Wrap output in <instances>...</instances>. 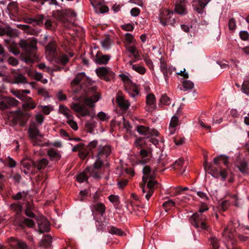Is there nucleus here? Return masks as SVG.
<instances>
[{"label":"nucleus","mask_w":249,"mask_h":249,"mask_svg":"<svg viewBox=\"0 0 249 249\" xmlns=\"http://www.w3.org/2000/svg\"><path fill=\"white\" fill-rule=\"evenodd\" d=\"M9 11H17L18 9V3L17 1L10 2L7 6Z\"/></svg>","instance_id":"bf43d9fd"},{"label":"nucleus","mask_w":249,"mask_h":249,"mask_svg":"<svg viewBox=\"0 0 249 249\" xmlns=\"http://www.w3.org/2000/svg\"><path fill=\"white\" fill-rule=\"evenodd\" d=\"M98 144V141L95 140L90 142L87 145V147L88 148L89 150L91 151L93 149L95 148L97 146Z\"/></svg>","instance_id":"680f3d73"},{"label":"nucleus","mask_w":249,"mask_h":249,"mask_svg":"<svg viewBox=\"0 0 249 249\" xmlns=\"http://www.w3.org/2000/svg\"><path fill=\"white\" fill-rule=\"evenodd\" d=\"M142 173L143 174L142 177V182L144 185L147 182L148 178H155V174L154 172L152 171L151 168L148 166H145L143 168Z\"/></svg>","instance_id":"4be33fe9"},{"label":"nucleus","mask_w":249,"mask_h":249,"mask_svg":"<svg viewBox=\"0 0 249 249\" xmlns=\"http://www.w3.org/2000/svg\"><path fill=\"white\" fill-rule=\"evenodd\" d=\"M178 124V117L177 116V114L174 115L170 121L169 124V130H170V134L172 135L175 133V131L176 130V126Z\"/></svg>","instance_id":"a878e982"},{"label":"nucleus","mask_w":249,"mask_h":249,"mask_svg":"<svg viewBox=\"0 0 249 249\" xmlns=\"http://www.w3.org/2000/svg\"><path fill=\"white\" fill-rule=\"evenodd\" d=\"M87 172L89 174L90 176L95 178H99L100 176V170L96 169L92 167H89L86 169Z\"/></svg>","instance_id":"473e14b6"},{"label":"nucleus","mask_w":249,"mask_h":249,"mask_svg":"<svg viewBox=\"0 0 249 249\" xmlns=\"http://www.w3.org/2000/svg\"><path fill=\"white\" fill-rule=\"evenodd\" d=\"M184 163V160L182 158H179L173 164V167L175 169L181 170Z\"/></svg>","instance_id":"de8ad7c7"},{"label":"nucleus","mask_w":249,"mask_h":249,"mask_svg":"<svg viewBox=\"0 0 249 249\" xmlns=\"http://www.w3.org/2000/svg\"><path fill=\"white\" fill-rule=\"evenodd\" d=\"M13 35L14 31L9 25H7L5 27H0V36L7 35L8 36H12Z\"/></svg>","instance_id":"c756f323"},{"label":"nucleus","mask_w":249,"mask_h":249,"mask_svg":"<svg viewBox=\"0 0 249 249\" xmlns=\"http://www.w3.org/2000/svg\"><path fill=\"white\" fill-rule=\"evenodd\" d=\"M175 203L172 200L170 199L163 203L162 206L166 212H168L172 207H174Z\"/></svg>","instance_id":"37998d69"},{"label":"nucleus","mask_w":249,"mask_h":249,"mask_svg":"<svg viewBox=\"0 0 249 249\" xmlns=\"http://www.w3.org/2000/svg\"><path fill=\"white\" fill-rule=\"evenodd\" d=\"M111 147L108 145H100L97 157L100 159H106L111 153Z\"/></svg>","instance_id":"2eb2a0df"},{"label":"nucleus","mask_w":249,"mask_h":249,"mask_svg":"<svg viewBox=\"0 0 249 249\" xmlns=\"http://www.w3.org/2000/svg\"><path fill=\"white\" fill-rule=\"evenodd\" d=\"M51 242V236L47 234L45 235L40 241V246L44 248H47L50 246Z\"/></svg>","instance_id":"e433bc0d"},{"label":"nucleus","mask_w":249,"mask_h":249,"mask_svg":"<svg viewBox=\"0 0 249 249\" xmlns=\"http://www.w3.org/2000/svg\"><path fill=\"white\" fill-rule=\"evenodd\" d=\"M110 59V56L97 53L94 58V61L98 65H106Z\"/></svg>","instance_id":"f3484780"},{"label":"nucleus","mask_w":249,"mask_h":249,"mask_svg":"<svg viewBox=\"0 0 249 249\" xmlns=\"http://www.w3.org/2000/svg\"><path fill=\"white\" fill-rule=\"evenodd\" d=\"M20 47L23 50L25 56L22 60L27 64L34 63L36 60L37 41L35 39L31 40L21 39L19 42Z\"/></svg>","instance_id":"f257e3e1"},{"label":"nucleus","mask_w":249,"mask_h":249,"mask_svg":"<svg viewBox=\"0 0 249 249\" xmlns=\"http://www.w3.org/2000/svg\"><path fill=\"white\" fill-rule=\"evenodd\" d=\"M240 38L242 40L246 41L248 40L249 37V34L247 31H242L239 33Z\"/></svg>","instance_id":"774afa93"},{"label":"nucleus","mask_w":249,"mask_h":249,"mask_svg":"<svg viewBox=\"0 0 249 249\" xmlns=\"http://www.w3.org/2000/svg\"><path fill=\"white\" fill-rule=\"evenodd\" d=\"M228 26L230 30H233L236 28V21L234 18H231L229 20Z\"/></svg>","instance_id":"0e129e2a"},{"label":"nucleus","mask_w":249,"mask_h":249,"mask_svg":"<svg viewBox=\"0 0 249 249\" xmlns=\"http://www.w3.org/2000/svg\"><path fill=\"white\" fill-rule=\"evenodd\" d=\"M227 197H229V199L225 200L222 203V206L224 208V206L228 203H230L234 206L238 207L239 205V199L237 194H231L228 192L226 194Z\"/></svg>","instance_id":"4468645a"},{"label":"nucleus","mask_w":249,"mask_h":249,"mask_svg":"<svg viewBox=\"0 0 249 249\" xmlns=\"http://www.w3.org/2000/svg\"><path fill=\"white\" fill-rule=\"evenodd\" d=\"M67 110H61V113L63 114L67 119V123L70 125L71 127L74 130H77L78 128L77 123L73 120L72 116L69 112Z\"/></svg>","instance_id":"5701e85b"},{"label":"nucleus","mask_w":249,"mask_h":249,"mask_svg":"<svg viewBox=\"0 0 249 249\" xmlns=\"http://www.w3.org/2000/svg\"><path fill=\"white\" fill-rule=\"evenodd\" d=\"M132 69L133 70L141 74H144L146 72L145 68L144 67L139 65H132Z\"/></svg>","instance_id":"a18cd8bd"},{"label":"nucleus","mask_w":249,"mask_h":249,"mask_svg":"<svg viewBox=\"0 0 249 249\" xmlns=\"http://www.w3.org/2000/svg\"><path fill=\"white\" fill-rule=\"evenodd\" d=\"M143 60L147 67L150 70H154V66L153 62L151 59L149 58V57L148 56H143Z\"/></svg>","instance_id":"13d9d810"},{"label":"nucleus","mask_w":249,"mask_h":249,"mask_svg":"<svg viewBox=\"0 0 249 249\" xmlns=\"http://www.w3.org/2000/svg\"><path fill=\"white\" fill-rule=\"evenodd\" d=\"M35 120L36 122L39 124L41 125L43 123L44 117L43 114L41 113H37L35 116Z\"/></svg>","instance_id":"6e6d98bb"},{"label":"nucleus","mask_w":249,"mask_h":249,"mask_svg":"<svg viewBox=\"0 0 249 249\" xmlns=\"http://www.w3.org/2000/svg\"><path fill=\"white\" fill-rule=\"evenodd\" d=\"M97 75L101 79L107 82H109L115 77V74L111 68L107 67H101L95 70Z\"/></svg>","instance_id":"39448f33"},{"label":"nucleus","mask_w":249,"mask_h":249,"mask_svg":"<svg viewBox=\"0 0 249 249\" xmlns=\"http://www.w3.org/2000/svg\"><path fill=\"white\" fill-rule=\"evenodd\" d=\"M76 111V115L78 117H85L89 115V110H74Z\"/></svg>","instance_id":"5fc2aeb1"},{"label":"nucleus","mask_w":249,"mask_h":249,"mask_svg":"<svg viewBox=\"0 0 249 249\" xmlns=\"http://www.w3.org/2000/svg\"><path fill=\"white\" fill-rule=\"evenodd\" d=\"M14 80L15 83H26L27 78L22 74H18L14 76Z\"/></svg>","instance_id":"4c0bfd02"},{"label":"nucleus","mask_w":249,"mask_h":249,"mask_svg":"<svg viewBox=\"0 0 249 249\" xmlns=\"http://www.w3.org/2000/svg\"><path fill=\"white\" fill-rule=\"evenodd\" d=\"M235 165L243 174H248V163L245 159L237 160Z\"/></svg>","instance_id":"aec40b11"},{"label":"nucleus","mask_w":249,"mask_h":249,"mask_svg":"<svg viewBox=\"0 0 249 249\" xmlns=\"http://www.w3.org/2000/svg\"><path fill=\"white\" fill-rule=\"evenodd\" d=\"M147 182L146 187L145 188L142 185V188L143 194H146L145 198L149 200L154 192L155 186L158 183V182L155 180V178H148Z\"/></svg>","instance_id":"1a4fd4ad"},{"label":"nucleus","mask_w":249,"mask_h":249,"mask_svg":"<svg viewBox=\"0 0 249 249\" xmlns=\"http://www.w3.org/2000/svg\"><path fill=\"white\" fill-rule=\"evenodd\" d=\"M232 226V223L231 222L228 224L222 232V236L228 241H230L231 245L233 246L236 243V241L235 239V235L233 231L231 230Z\"/></svg>","instance_id":"9d476101"},{"label":"nucleus","mask_w":249,"mask_h":249,"mask_svg":"<svg viewBox=\"0 0 249 249\" xmlns=\"http://www.w3.org/2000/svg\"><path fill=\"white\" fill-rule=\"evenodd\" d=\"M152 151L150 149L148 150L142 148L140 151L141 159L139 162L142 164H145L150 161L151 158Z\"/></svg>","instance_id":"ddd939ff"},{"label":"nucleus","mask_w":249,"mask_h":249,"mask_svg":"<svg viewBox=\"0 0 249 249\" xmlns=\"http://www.w3.org/2000/svg\"><path fill=\"white\" fill-rule=\"evenodd\" d=\"M206 216L202 214H198L196 212L193 214L190 218L191 224L198 230H208L209 227L206 224L205 220Z\"/></svg>","instance_id":"7ed1b4c3"},{"label":"nucleus","mask_w":249,"mask_h":249,"mask_svg":"<svg viewBox=\"0 0 249 249\" xmlns=\"http://www.w3.org/2000/svg\"><path fill=\"white\" fill-rule=\"evenodd\" d=\"M77 180L78 182L82 183L88 180V177L85 173H80L77 177Z\"/></svg>","instance_id":"052dcab7"},{"label":"nucleus","mask_w":249,"mask_h":249,"mask_svg":"<svg viewBox=\"0 0 249 249\" xmlns=\"http://www.w3.org/2000/svg\"><path fill=\"white\" fill-rule=\"evenodd\" d=\"M28 132L30 137L33 140H36L38 136H41L39 130L35 123L30 126Z\"/></svg>","instance_id":"b1692460"},{"label":"nucleus","mask_w":249,"mask_h":249,"mask_svg":"<svg viewBox=\"0 0 249 249\" xmlns=\"http://www.w3.org/2000/svg\"><path fill=\"white\" fill-rule=\"evenodd\" d=\"M100 98V93H96L90 97H85L83 99L82 106H79L78 109H84L86 107L89 108L94 107L95 103H96Z\"/></svg>","instance_id":"6e6552de"},{"label":"nucleus","mask_w":249,"mask_h":249,"mask_svg":"<svg viewBox=\"0 0 249 249\" xmlns=\"http://www.w3.org/2000/svg\"><path fill=\"white\" fill-rule=\"evenodd\" d=\"M34 18L35 19V22H36V25H40L43 24V21L44 19V16L43 15H38Z\"/></svg>","instance_id":"e2e57ef3"},{"label":"nucleus","mask_w":249,"mask_h":249,"mask_svg":"<svg viewBox=\"0 0 249 249\" xmlns=\"http://www.w3.org/2000/svg\"><path fill=\"white\" fill-rule=\"evenodd\" d=\"M85 76V74L84 72H80L78 73L71 81V85L74 92L77 93L78 92V89H75V87L76 86L79 87L80 82L84 79Z\"/></svg>","instance_id":"6ab92c4d"},{"label":"nucleus","mask_w":249,"mask_h":249,"mask_svg":"<svg viewBox=\"0 0 249 249\" xmlns=\"http://www.w3.org/2000/svg\"><path fill=\"white\" fill-rule=\"evenodd\" d=\"M48 160L46 159L43 158L34 161L33 164L38 170H41L44 169L48 164Z\"/></svg>","instance_id":"bb28decb"},{"label":"nucleus","mask_w":249,"mask_h":249,"mask_svg":"<svg viewBox=\"0 0 249 249\" xmlns=\"http://www.w3.org/2000/svg\"><path fill=\"white\" fill-rule=\"evenodd\" d=\"M174 16V12L168 9H164L159 15V19L161 24L165 26L166 25L175 26L176 18Z\"/></svg>","instance_id":"20e7f679"},{"label":"nucleus","mask_w":249,"mask_h":249,"mask_svg":"<svg viewBox=\"0 0 249 249\" xmlns=\"http://www.w3.org/2000/svg\"><path fill=\"white\" fill-rule=\"evenodd\" d=\"M12 210L17 213V214H19L22 210V206L19 203H14L10 205Z\"/></svg>","instance_id":"603ef678"},{"label":"nucleus","mask_w":249,"mask_h":249,"mask_svg":"<svg viewBox=\"0 0 249 249\" xmlns=\"http://www.w3.org/2000/svg\"><path fill=\"white\" fill-rule=\"evenodd\" d=\"M244 228L249 230V226L243 227V225L241 226L240 225H239V227L237 230L239 232L237 233V237L238 239L241 242L246 241L249 239V236H244L241 234V233L242 232V231H243V229Z\"/></svg>","instance_id":"72a5a7b5"},{"label":"nucleus","mask_w":249,"mask_h":249,"mask_svg":"<svg viewBox=\"0 0 249 249\" xmlns=\"http://www.w3.org/2000/svg\"><path fill=\"white\" fill-rule=\"evenodd\" d=\"M31 116L28 110H17L14 114V121L20 125L24 126Z\"/></svg>","instance_id":"423d86ee"},{"label":"nucleus","mask_w":249,"mask_h":249,"mask_svg":"<svg viewBox=\"0 0 249 249\" xmlns=\"http://www.w3.org/2000/svg\"><path fill=\"white\" fill-rule=\"evenodd\" d=\"M21 164L22 167L25 169L24 170V172L27 174L31 167V163L26 160H23L21 161Z\"/></svg>","instance_id":"3c124183"},{"label":"nucleus","mask_w":249,"mask_h":249,"mask_svg":"<svg viewBox=\"0 0 249 249\" xmlns=\"http://www.w3.org/2000/svg\"><path fill=\"white\" fill-rule=\"evenodd\" d=\"M209 242L210 243V244L212 245L213 249H218L219 248V240L216 237H211L209 239Z\"/></svg>","instance_id":"49530a36"},{"label":"nucleus","mask_w":249,"mask_h":249,"mask_svg":"<svg viewBox=\"0 0 249 249\" xmlns=\"http://www.w3.org/2000/svg\"><path fill=\"white\" fill-rule=\"evenodd\" d=\"M126 49L133 55L134 58H138L140 57L139 52L135 46H127Z\"/></svg>","instance_id":"58836bf2"},{"label":"nucleus","mask_w":249,"mask_h":249,"mask_svg":"<svg viewBox=\"0 0 249 249\" xmlns=\"http://www.w3.org/2000/svg\"><path fill=\"white\" fill-rule=\"evenodd\" d=\"M109 232L112 234H115L120 236H123L125 234L121 229L115 227H111L109 230Z\"/></svg>","instance_id":"c03bdc74"},{"label":"nucleus","mask_w":249,"mask_h":249,"mask_svg":"<svg viewBox=\"0 0 249 249\" xmlns=\"http://www.w3.org/2000/svg\"><path fill=\"white\" fill-rule=\"evenodd\" d=\"M242 91L246 94L249 95V81H244L242 85Z\"/></svg>","instance_id":"4d7b16f0"},{"label":"nucleus","mask_w":249,"mask_h":249,"mask_svg":"<svg viewBox=\"0 0 249 249\" xmlns=\"http://www.w3.org/2000/svg\"><path fill=\"white\" fill-rule=\"evenodd\" d=\"M90 209L93 213L98 212L103 216L105 213L106 207L104 203L98 202L92 204L90 206Z\"/></svg>","instance_id":"412c9836"},{"label":"nucleus","mask_w":249,"mask_h":249,"mask_svg":"<svg viewBox=\"0 0 249 249\" xmlns=\"http://www.w3.org/2000/svg\"><path fill=\"white\" fill-rule=\"evenodd\" d=\"M7 61L8 64L12 66H16L18 64V59L12 56L9 57Z\"/></svg>","instance_id":"69168bd1"},{"label":"nucleus","mask_w":249,"mask_h":249,"mask_svg":"<svg viewBox=\"0 0 249 249\" xmlns=\"http://www.w3.org/2000/svg\"><path fill=\"white\" fill-rule=\"evenodd\" d=\"M109 200L116 206H118L120 203L119 197L118 196L111 195L108 196Z\"/></svg>","instance_id":"09e8293b"},{"label":"nucleus","mask_w":249,"mask_h":249,"mask_svg":"<svg viewBox=\"0 0 249 249\" xmlns=\"http://www.w3.org/2000/svg\"><path fill=\"white\" fill-rule=\"evenodd\" d=\"M37 223L38 228V232L42 233L45 232H48L50 230V224L48 220L44 216H39L37 217Z\"/></svg>","instance_id":"9b49d317"},{"label":"nucleus","mask_w":249,"mask_h":249,"mask_svg":"<svg viewBox=\"0 0 249 249\" xmlns=\"http://www.w3.org/2000/svg\"><path fill=\"white\" fill-rule=\"evenodd\" d=\"M16 241L18 247L21 249H28V246L25 242L18 239L16 240Z\"/></svg>","instance_id":"338daca9"},{"label":"nucleus","mask_w":249,"mask_h":249,"mask_svg":"<svg viewBox=\"0 0 249 249\" xmlns=\"http://www.w3.org/2000/svg\"><path fill=\"white\" fill-rule=\"evenodd\" d=\"M203 165L205 170L208 171L209 173L213 177L215 178L220 177L222 181H224L226 180L228 175V167L227 169L221 168L218 169L214 167L213 165L208 163L207 156L205 158Z\"/></svg>","instance_id":"f03ea898"},{"label":"nucleus","mask_w":249,"mask_h":249,"mask_svg":"<svg viewBox=\"0 0 249 249\" xmlns=\"http://www.w3.org/2000/svg\"><path fill=\"white\" fill-rule=\"evenodd\" d=\"M103 164V161L102 159L97 157V159L95 162L94 163L92 167L100 170L101 169Z\"/></svg>","instance_id":"864d4df0"},{"label":"nucleus","mask_w":249,"mask_h":249,"mask_svg":"<svg viewBox=\"0 0 249 249\" xmlns=\"http://www.w3.org/2000/svg\"><path fill=\"white\" fill-rule=\"evenodd\" d=\"M145 142L144 138L139 137L135 140L134 144L136 147H140L142 149L144 147Z\"/></svg>","instance_id":"8fccbe9b"},{"label":"nucleus","mask_w":249,"mask_h":249,"mask_svg":"<svg viewBox=\"0 0 249 249\" xmlns=\"http://www.w3.org/2000/svg\"><path fill=\"white\" fill-rule=\"evenodd\" d=\"M47 154L51 160H59L61 156L59 152L54 148H50L47 151Z\"/></svg>","instance_id":"7c9ffc66"},{"label":"nucleus","mask_w":249,"mask_h":249,"mask_svg":"<svg viewBox=\"0 0 249 249\" xmlns=\"http://www.w3.org/2000/svg\"><path fill=\"white\" fill-rule=\"evenodd\" d=\"M182 84L184 91L191 90L194 87V84L192 81L188 80L183 81Z\"/></svg>","instance_id":"ea45409f"},{"label":"nucleus","mask_w":249,"mask_h":249,"mask_svg":"<svg viewBox=\"0 0 249 249\" xmlns=\"http://www.w3.org/2000/svg\"><path fill=\"white\" fill-rule=\"evenodd\" d=\"M146 103L148 105H154L156 103V97L154 94L149 93L146 97Z\"/></svg>","instance_id":"79ce46f5"},{"label":"nucleus","mask_w":249,"mask_h":249,"mask_svg":"<svg viewBox=\"0 0 249 249\" xmlns=\"http://www.w3.org/2000/svg\"><path fill=\"white\" fill-rule=\"evenodd\" d=\"M19 102L13 97L2 96L0 95V109L15 107Z\"/></svg>","instance_id":"0eeeda50"},{"label":"nucleus","mask_w":249,"mask_h":249,"mask_svg":"<svg viewBox=\"0 0 249 249\" xmlns=\"http://www.w3.org/2000/svg\"><path fill=\"white\" fill-rule=\"evenodd\" d=\"M213 162L216 165H218L220 162H222L225 166H228L229 163V158L225 155H220L213 158Z\"/></svg>","instance_id":"393cba45"},{"label":"nucleus","mask_w":249,"mask_h":249,"mask_svg":"<svg viewBox=\"0 0 249 249\" xmlns=\"http://www.w3.org/2000/svg\"><path fill=\"white\" fill-rule=\"evenodd\" d=\"M136 130L140 134L142 135L147 136L148 135H152L157 136L158 135V132L157 131L152 130L151 131L148 127L142 125H137Z\"/></svg>","instance_id":"a211bd4d"},{"label":"nucleus","mask_w":249,"mask_h":249,"mask_svg":"<svg viewBox=\"0 0 249 249\" xmlns=\"http://www.w3.org/2000/svg\"><path fill=\"white\" fill-rule=\"evenodd\" d=\"M170 104V99L166 94H162L160 99L159 103V107L163 108L165 106L169 105Z\"/></svg>","instance_id":"2f4dec72"},{"label":"nucleus","mask_w":249,"mask_h":249,"mask_svg":"<svg viewBox=\"0 0 249 249\" xmlns=\"http://www.w3.org/2000/svg\"><path fill=\"white\" fill-rule=\"evenodd\" d=\"M69 57L67 54L62 53L55 58L54 62L62 66H65L69 62Z\"/></svg>","instance_id":"cd10ccee"},{"label":"nucleus","mask_w":249,"mask_h":249,"mask_svg":"<svg viewBox=\"0 0 249 249\" xmlns=\"http://www.w3.org/2000/svg\"><path fill=\"white\" fill-rule=\"evenodd\" d=\"M24 225L28 228H32L35 226L34 221L28 218H25L23 221L19 224V226L23 229Z\"/></svg>","instance_id":"f704fd0d"},{"label":"nucleus","mask_w":249,"mask_h":249,"mask_svg":"<svg viewBox=\"0 0 249 249\" xmlns=\"http://www.w3.org/2000/svg\"><path fill=\"white\" fill-rule=\"evenodd\" d=\"M186 0H176L174 11L176 13L181 15L187 14L185 3Z\"/></svg>","instance_id":"dca6fc26"},{"label":"nucleus","mask_w":249,"mask_h":249,"mask_svg":"<svg viewBox=\"0 0 249 249\" xmlns=\"http://www.w3.org/2000/svg\"><path fill=\"white\" fill-rule=\"evenodd\" d=\"M193 6L194 9L198 13H202L203 10L205 7V4H203L202 0H195L193 2Z\"/></svg>","instance_id":"c85d7f7f"},{"label":"nucleus","mask_w":249,"mask_h":249,"mask_svg":"<svg viewBox=\"0 0 249 249\" xmlns=\"http://www.w3.org/2000/svg\"><path fill=\"white\" fill-rule=\"evenodd\" d=\"M89 154V151L86 147H85V145H83L80 148L78 155L80 159L84 160L86 158L87 156Z\"/></svg>","instance_id":"a19ab883"},{"label":"nucleus","mask_w":249,"mask_h":249,"mask_svg":"<svg viewBox=\"0 0 249 249\" xmlns=\"http://www.w3.org/2000/svg\"><path fill=\"white\" fill-rule=\"evenodd\" d=\"M46 50L52 55H54L56 51V44L54 41L50 42L46 46Z\"/></svg>","instance_id":"c9c22d12"},{"label":"nucleus","mask_w":249,"mask_h":249,"mask_svg":"<svg viewBox=\"0 0 249 249\" xmlns=\"http://www.w3.org/2000/svg\"><path fill=\"white\" fill-rule=\"evenodd\" d=\"M116 101L121 109H127L130 106L129 102L124 98L122 92L120 91L117 93Z\"/></svg>","instance_id":"f8f14e48"}]
</instances>
